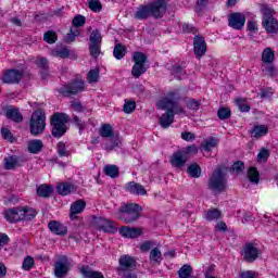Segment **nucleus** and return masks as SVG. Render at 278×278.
<instances>
[{"instance_id":"47","label":"nucleus","mask_w":278,"mask_h":278,"mask_svg":"<svg viewBox=\"0 0 278 278\" xmlns=\"http://www.w3.org/2000/svg\"><path fill=\"white\" fill-rule=\"evenodd\" d=\"M207 220H218L220 218V211L213 208L205 214Z\"/></svg>"},{"instance_id":"44","label":"nucleus","mask_w":278,"mask_h":278,"mask_svg":"<svg viewBox=\"0 0 278 278\" xmlns=\"http://www.w3.org/2000/svg\"><path fill=\"white\" fill-rule=\"evenodd\" d=\"M43 40H45V42H48V45H53L58 40V35L53 30H48L43 35Z\"/></svg>"},{"instance_id":"14","label":"nucleus","mask_w":278,"mask_h":278,"mask_svg":"<svg viewBox=\"0 0 278 278\" xmlns=\"http://www.w3.org/2000/svg\"><path fill=\"white\" fill-rule=\"evenodd\" d=\"M247 23V16L240 12L232 13L228 16V25L232 29L240 30Z\"/></svg>"},{"instance_id":"38","label":"nucleus","mask_w":278,"mask_h":278,"mask_svg":"<svg viewBox=\"0 0 278 278\" xmlns=\"http://www.w3.org/2000/svg\"><path fill=\"white\" fill-rule=\"evenodd\" d=\"M125 53H127L125 46H123L121 43L115 46L113 55H114V58H116V60H123V58H125Z\"/></svg>"},{"instance_id":"12","label":"nucleus","mask_w":278,"mask_h":278,"mask_svg":"<svg viewBox=\"0 0 278 278\" xmlns=\"http://www.w3.org/2000/svg\"><path fill=\"white\" fill-rule=\"evenodd\" d=\"M90 45V53L93 58H98L99 53H101V40H103V37L101 36V33L96 29L92 30L89 36Z\"/></svg>"},{"instance_id":"4","label":"nucleus","mask_w":278,"mask_h":278,"mask_svg":"<svg viewBox=\"0 0 278 278\" xmlns=\"http://www.w3.org/2000/svg\"><path fill=\"white\" fill-rule=\"evenodd\" d=\"M140 212H142V207L138 204H124L119 208L117 218H119V220H122L123 223H134L137 218H140Z\"/></svg>"},{"instance_id":"17","label":"nucleus","mask_w":278,"mask_h":278,"mask_svg":"<svg viewBox=\"0 0 278 278\" xmlns=\"http://www.w3.org/2000/svg\"><path fill=\"white\" fill-rule=\"evenodd\" d=\"M193 47L197 58H203V55H205L207 45L205 43V39H203V37L197 36L193 40Z\"/></svg>"},{"instance_id":"64","label":"nucleus","mask_w":278,"mask_h":278,"mask_svg":"<svg viewBox=\"0 0 278 278\" xmlns=\"http://www.w3.org/2000/svg\"><path fill=\"white\" fill-rule=\"evenodd\" d=\"M239 278H255V271H252V270L242 271Z\"/></svg>"},{"instance_id":"28","label":"nucleus","mask_w":278,"mask_h":278,"mask_svg":"<svg viewBox=\"0 0 278 278\" xmlns=\"http://www.w3.org/2000/svg\"><path fill=\"white\" fill-rule=\"evenodd\" d=\"M80 273L86 278H104L103 274H101V271H94V270L90 269V267H88V266L81 267Z\"/></svg>"},{"instance_id":"34","label":"nucleus","mask_w":278,"mask_h":278,"mask_svg":"<svg viewBox=\"0 0 278 278\" xmlns=\"http://www.w3.org/2000/svg\"><path fill=\"white\" fill-rule=\"evenodd\" d=\"M262 71L265 73V75H268L269 77H274V75H277V68H275V65L273 63H262Z\"/></svg>"},{"instance_id":"7","label":"nucleus","mask_w":278,"mask_h":278,"mask_svg":"<svg viewBox=\"0 0 278 278\" xmlns=\"http://www.w3.org/2000/svg\"><path fill=\"white\" fill-rule=\"evenodd\" d=\"M261 13L263 14V27L267 34H277L278 22L273 17V10L266 4L261 5Z\"/></svg>"},{"instance_id":"46","label":"nucleus","mask_w":278,"mask_h":278,"mask_svg":"<svg viewBox=\"0 0 278 278\" xmlns=\"http://www.w3.org/2000/svg\"><path fill=\"white\" fill-rule=\"evenodd\" d=\"M86 25V17L83 15H77L73 18V27L72 29H77V27H84Z\"/></svg>"},{"instance_id":"31","label":"nucleus","mask_w":278,"mask_h":278,"mask_svg":"<svg viewBox=\"0 0 278 278\" xmlns=\"http://www.w3.org/2000/svg\"><path fill=\"white\" fill-rule=\"evenodd\" d=\"M18 166V157L16 156H7L4 157V168L7 170H14Z\"/></svg>"},{"instance_id":"21","label":"nucleus","mask_w":278,"mask_h":278,"mask_svg":"<svg viewBox=\"0 0 278 278\" xmlns=\"http://www.w3.org/2000/svg\"><path fill=\"white\" fill-rule=\"evenodd\" d=\"M48 227H49L50 231H52V233H55L56 236H66V233L68 231L66 226H64L60 222H55V220L50 222Z\"/></svg>"},{"instance_id":"24","label":"nucleus","mask_w":278,"mask_h":278,"mask_svg":"<svg viewBox=\"0 0 278 278\" xmlns=\"http://www.w3.org/2000/svg\"><path fill=\"white\" fill-rule=\"evenodd\" d=\"M162 250H160V243H156L150 251V262L152 264H162Z\"/></svg>"},{"instance_id":"10","label":"nucleus","mask_w":278,"mask_h":278,"mask_svg":"<svg viewBox=\"0 0 278 278\" xmlns=\"http://www.w3.org/2000/svg\"><path fill=\"white\" fill-rule=\"evenodd\" d=\"M86 90V85L83 79H77L68 85H65L59 89L60 94L68 97V94H77Z\"/></svg>"},{"instance_id":"58","label":"nucleus","mask_w":278,"mask_h":278,"mask_svg":"<svg viewBox=\"0 0 278 278\" xmlns=\"http://www.w3.org/2000/svg\"><path fill=\"white\" fill-rule=\"evenodd\" d=\"M243 169H244V163L240 161L236 162L231 167V172L236 173L237 175H239V173H242Z\"/></svg>"},{"instance_id":"59","label":"nucleus","mask_w":278,"mask_h":278,"mask_svg":"<svg viewBox=\"0 0 278 278\" xmlns=\"http://www.w3.org/2000/svg\"><path fill=\"white\" fill-rule=\"evenodd\" d=\"M2 137L4 140H9V142H14V136H12V132L8 128L1 129Z\"/></svg>"},{"instance_id":"60","label":"nucleus","mask_w":278,"mask_h":278,"mask_svg":"<svg viewBox=\"0 0 278 278\" xmlns=\"http://www.w3.org/2000/svg\"><path fill=\"white\" fill-rule=\"evenodd\" d=\"M134 110H136V102L129 101L124 104V112L126 114H131V112H134Z\"/></svg>"},{"instance_id":"29","label":"nucleus","mask_w":278,"mask_h":278,"mask_svg":"<svg viewBox=\"0 0 278 278\" xmlns=\"http://www.w3.org/2000/svg\"><path fill=\"white\" fill-rule=\"evenodd\" d=\"M84 210H86V202L84 200H78L71 205L72 216L75 214H81Z\"/></svg>"},{"instance_id":"43","label":"nucleus","mask_w":278,"mask_h":278,"mask_svg":"<svg viewBox=\"0 0 278 278\" xmlns=\"http://www.w3.org/2000/svg\"><path fill=\"white\" fill-rule=\"evenodd\" d=\"M104 173H105V175H108L109 177H112V179H114L118 176V168L116 167V165H106L104 167Z\"/></svg>"},{"instance_id":"11","label":"nucleus","mask_w":278,"mask_h":278,"mask_svg":"<svg viewBox=\"0 0 278 278\" xmlns=\"http://www.w3.org/2000/svg\"><path fill=\"white\" fill-rule=\"evenodd\" d=\"M135 65L132 66V75L135 77H140V75H144L147 73V67L144 66L147 62V55L142 52H136L132 56Z\"/></svg>"},{"instance_id":"56","label":"nucleus","mask_w":278,"mask_h":278,"mask_svg":"<svg viewBox=\"0 0 278 278\" xmlns=\"http://www.w3.org/2000/svg\"><path fill=\"white\" fill-rule=\"evenodd\" d=\"M172 74L177 77V79H184V75H186V71L179 66H174L172 70Z\"/></svg>"},{"instance_id":"51","label":"nucleus","mask_w":278,"mask_h":278,"mask_svg":"<svg viewBox=\"0 0 278 278\" xmlns=\"http://www.w3.org/2000/svg\"><path fill=\"white\" fill-rule=\"evenodd\" d=\"M218 118L225 121L231 116V111L228 108H222L217 112Z\"/></svg>"},{"instance_id":"48","label":"nucleus","mask_w":278,"mask_h":278,"mask_svg":"<svg viewBox=\"0 0 278 278\" xmlns=\"http://www.w3.org/2000/svg\"><path fill=\"white\" fill-rule=\"evenodd\" d=\"M247 28L250 34H257V31H260V26L255 20L248 21Z\"/></svg>"},{"instance_id":"16","label":"nucleus","mask_w":278,"mask_h":278,"mask_svg":"<svg viewBox=\"0 0 278 278\" xmlns=\"http://www.w3.org/2000/svg\"><path fill=\"white\" fill-rule=\"evenodd\" d=\"M118 231L122 238L134 239V238H140V236H142V229L140 228H131L128 226H124V227H121Z\"/></svg>"},{"instance_id":"23","label":"nucleus","mask_w":278,"mask_h":278,"mask_svg":"<svg viewBox=\"0 0 278 278\" xmlns=\"http://www.w3.org/2000/svg\"><path fill=\"white\" fill-rule=\"evenodd\" d=\"M126 189L131 194H140L141 197H144V194H147V189H144V187H142V185L138 182H129L126 186Z\"/></svg>"},{"instance_id":"15","label":"nucleus","mask_w":278,"mask_h":278,"mask_svg":"<svg viewBox=\"0 0 278 278\" xmlns=\"http://www.w3.org/2000/svg\"><path fill=\"white\" fill-rule=\"evenodd\" d=\"M23 79V71L21 70H8L2 76L4 84H18Z\"/></svg>"},{"instance_id":"3","label":"nucleus","mask_w":278,"mask_h":278,"mask_svg":"<svg viewBox=\"0 0 278 278\" xmlns=\"http://www.w3.org/2000/svg\"><path fill=\"white\" fill-rule=\"evenodd\" d=\"M208 188L213 192H223L227 188V169L225 167H218L214 170L208 180Z\"/></svg>"},{"instance_id":"35","label":"nucleus","mask_w":278,"mask_h":278,"mask_svg":"<svg viewBox=\"0 0 278 278\" xmlns=\"http://www.w3.org/2000/svg\"><path fill=\"white\" fill-rule=\"evenodd\" d=\"M202 147H203L204 151H212L213 149H216L218 147V139H216V138L206 139L202 143Z\"/></svg>"},{"instance_id":"54","label":"nucleus","mask_w":278,"mask_h":278,"mask_svg":"<svg viewBox=\"0 0 278 278\" xmlns=\"http://www.w3.org/2000/svg\"><path fill=\"white\" fill-rule=\"evenodd\" d=\"M77 36H79V28H71V31L66 35L65 40L66 42H73Z\"/></svg>"},{"instance_id":"45","label":"nucleus","mask_w":278,"mask_h":278,"mask_svg":"<svg viewBox=\"0 0 278 278\" xmlns=\"http://www.w3.org/2000/svg\"><path fill=\"white\" fill-rule=\"evenodd\" d=\"M178 275L180 278H190V275H192V267L190 265H184L178 270Z\"/></svg>"},{"instance_id":"63","label":"nucleus","mask_w":278,"mask_h":278,"mask_svg":"<svg viewBox=\"0 0 278 278\" xmlns=\"http://www.w3.org/2000/svg\"><path fill=\"white\" fill-rule=\"evenodd\" d=\"M181 138L187 142H192V140H194V134L186 131L181 134Z\"/></svg>"},{"instance_id":"53","label":"nucleus","mask_w":278,"mask_h":278,"mask_svg":"<svg viewBox=\"0 0 278 278\" xmlns=\"http://www.w3.org/2000/svg\"><path fill=\"white\" fill-rule=\"evenodd\" d=\"M56 149L61 157H66L70 155L68 150L66 149V144L64 142H59Z\"/></svg>"},{"instance_id":"52","label":"nucleus","mask_w":278,"mask_h":278,"mask_svg":"<svg viewBox=\"0 0 278 278\" xmlns=\"http://www.w3.org/2000/svg\"><path fill=\"white\" fill-rule=\"evenodd\" d=\"M23 270H31L34 268V258L31 256H27L24 258L22 264Z\"/></svg>"},{"instance_id":"20","label":"nucleus","mask_w":278,"mask_h":278,"mask_svg":"<svg viewBox=\"0 0 278 278\" xmlns=\"http://www.w3.org/2000/svg\"><path fill=\"white\" fill-rule=\"evenodd\" d=\"M96 225L98 229L104 231L105 233H112V231H114V223H112L110 219L102 217L96 218Z\"/></svg>"},{"instance_id":"62","label":"nucleus","mask_w":278,"mask_h":278,"mask_svg":"<svg viewBox=\"0 0 278 278\" xmlns=\"http://www.w3.org/2000/svg\"><path fill=\"white\" fill-rule=\"evenodd\" d=\"M273 97V89L266 88L261 90V98L262 99H270Z\"/></svg>"},{"instance_id":"37","label":"nucleus","mask_w":278,"mask_h":278,"mask_svg":"<svg viewBox=\"0 0 278 278\" xmlns=\"http://www.w3.org/2000/svg\"><path fill=\"white\" fill-rule=\"evenodd\" d=\"M248 178L252 184H260V172H257V168L250 167L248 170Z\"/></svg>"},{"instance_id":"42","label":"nucleus","mask_w":278,"mask_h":278,"mask_svg":"<svg viewBox=\"0 0 278 278\" xmlns=\"http://www.w3.org/2000/svg\"><path fill=\"white\" fill-rule=\"evenodd\" d=\"M87 81L89 84H97V81H99V68H93L88 72Z\"/></svg>"},{"instance_id":"9","label":"nucleus","mask_w":278,"mask_h":278,"mask_svg":"<svg viewBox=\"0 0 278 278\" xmlns=\"http://www.w3.org/2000/svg\"><path fill=\"white\" fill-rule=\"evenodd\" d=\"M73 266V261L66 256H60L54 265V275L56 278H63L68 275V270Z\"/></svg>"},{"instance_id":"19","label":"nucleus","mask_w":278,"mask_h":278,"mask_svg":"<svg viewBox=\"0 0 278 278\" xmlns=\"http://www.w3.org/2000/svg\"><path fill=\"white\" fill-rule=\"evenodd\" d=\"M188 161V156H186V150L178 151L173 154L172 156V165L175 168H181V166L186 165Z\"/></svg>"},{"instance_id":"36","label":"nucleus","mask_w":278,"mask_h":278,"mask_svg":"<svg viewBox=\"0 0 278 278\" xmlns=\"http://www.w3.org/2000/svg\"><path fill=\"white\" fill-rule=\"evenodd\" d=\"M187 173L188 175L197 179L201 177V167L197 163H193L187 168Z\"/></svg>"},{"instance_id":"13","label":"nucleus","mask_w":278,"mask_h":278,"mask_svg":"<svg viewBox=\"0 0 278 278\" xmlns=\"http://www.w3.org/2000/svg\"><path fill=\"white\" fill-rule=\"evenodd\" d=\"M245 262H255L260 257V248L255 243H247L242 251Z\"/></svg>"},{"instance_id":"61","label":"nucleus","mask_w":278,"mask_h":278,"mask_svg":"<svg viewBox=\"0 0 278 278\" xmlns=\"http://www.w3.org/2000/svg\"><path fill=\"white\" fill-rule=\"evenodd\" d=\"M34 62L39 68H47L48 66L47 59L45 58H37Z\"/></svg>"},{"instance_id":"30","label":"nucleus","mask_w":278,"mask_h":278,"mask_svg":"<svg viewBox=\"0 0 278 278\" xmlns=\"http://www.w3.org/2000/svg\"><path fill=\"white\" fill-rule=\"evenodd\" d=\"M119 266L124 269L134 268V266H136V261L134 260V257L129 255H124V256H121L119 258Z\"/></svg>"},{"instance_id":"33","label":"nucleus","mask_w":278,"mask_h":278,"mask_svg":"<svg viewBox=\"0 0 278 278\" xmlns=\"http://www.w3.org/2000/svg\"><path fill=\"white\" fill-rule=\"evenodd\" d=\"M7 116L15 123H21V121H23V115H21V113L14 108L7 110Z\"/></svg>"},{"instance_id":"39","label":"nucleus","mask_w":278,"mask_h":278,"mask_svg":"<svg viewBox=\"0 0 278 278\" xmlns=\"http://www.w3.org/2000/svg\"><path fill=\"white\" fill-rule=\"evenodd\" d=\"M68 49L67 48H64V47H61V48H56L54 50L51 51V55H53V58H68Z\"/></svg>"},{"instance_id":"2","label":"nucleus","mask_w":278,"mask_h":278,"mask_svg":"<svg viewBox=\"0 0 278 278\" xmlns=\"http://www.w3.org/2000/svg\"><path fill=\"white\" fill-rule=\"evenodd\" d=\"M166 12V1L156 0L152 4L140 7L136 13L135 18L142 21L149 18V16H154V18H162Z\"/></svg>"},{"instance_id":"6","label":"nucleus","mask_w":278,"mask_h":278,"mask_svg":"<svg viewBox=\"0 0 278 278\" xmlns=\"http://www.w3.org/2000/svg\"><path fill=\"white\" fill-rule=\"evenodd\" d=\"M66 123H68V116L64 113H56L51 117L52 136L54 138H62L66 134Z\"/></svg>"},{"instance_id":"1","label":"nucleus","mask_w":278,"mask_h":278,"mask_svg":"<svg viewBox=\"0 0 278 278\" xmlns=\"http://www.w3.org/2000/svg\"><path fill=\"white\" fill-rule=\"evenodd\" d=\"M157 110H166V113L160 117V124L165 129L173 125L175 114L178 116H187L186 109L177 103V94L175 92L167 93L164 98L157 101Z\"/></svg>"},{"instance_id":"27","label":"nucleus","mask_w":278,"mask_h":278,"mask_svg":"<svg viewBox=\"0 0 278 278\" xmlns=\"http://www.w3.org/2000/svg\"><path fill=\"white\" fill-rule=\"evenodd\" d=\"M28 151L34 154L40 153V151H42V141L40 139L28 141Z\"/></svg>"},{"instance_id":"55","label":"nucleus","mask_w":278,"mask_h":278,"mask_svg":"<svg viewBox=\"0 0 278 278\" xmlns=\"http://www.w3.org/2000/svg\"><path fill=\"white\" fill-rule=\"evenodd\" d=\"M200 105H201V103L194 99H190L186 103V106L193 112H197V110H199Z\"/></svg>"},{"instance_id":"57","label":"nucleus","mask_w":278,"mask_h":278,"mask_svg":"<svg viewBox=\"0 0 278 278\" xmlns=\"http://www.w3.org/2000/svg\"><path fill=\"white\" fill-rule=\"evenodd\" d=\"M89 8L92 12H101V2L99 0H90Z\"/></svg>"},{"instance_id":"22","label":"nucleus","mask_w":278,"mask_h":278,"mask_svg":"<svg viewBox=\"0 0 278 278\" xmlns=\"http://www.w3.org/2000/svg\"><path fill=\"white\" fill-rule=\"evenodd\" d=\"M268 134V126L267 125H255L250 135L252 138L260 140V138H264Z\"/></svg>"},{"instance_id":"18","label":"nucleus","mask_w":278,"mask_h":278,"mask_svg":"<svg viewBox=\"0 0 278 278\" xmlns=\"http://www.w3.org/2000/svg\"><path fill=\"white\" fill-rule=\"evenodd\" d=\"M4 218L9 223H18L23 220V212L21 207L11 208L4 212Z\"/></svg>"},{"instance_id":"26","label":"nucleus","mask_w":278,"mask_h":278,"mask_svg":"<svg viewBox=\"0 0 278 278\" xmlns=\"http://www.w3.org/2000/svg\"><path fill=\"white\" fill-rule=\"evenodd\" d=\"M273 62H275V51L273 48H265L262 53V63L273 64Z\"/></svg>"},{"instance_id":"25","label":"nucleus","mask_w":278,"mask_h":278,"mask_svg":"<svg viewBox=\"0 0 278 278\" xmlns=\"http://www.w3.org/2000/svg\"><path fill=\"white\" fill-rule=\"evenodd\" d=\"M76 188L72 184L68 182H61L56 187V192L61 194L62 197H66L71 194L72 192H75Z\"/></svg>"},{"instance_id":"32","label":"nucleus","mask_w":278,"mask_h":278,"mask_svg":"<svg viewBox=\"0 0 278 278\" xmlns=\"http://www.w3.org/2000/svg\"><path fill=\"white\" fill-rule=\"evenodd\" d=\"M22 210V220H33L36 218V210L31 207H21Z\"/></svg>"},{"instance_id":"8","label":"nucleus","mask_w":278,"mask_h":278,"mask_svg":"<svg viewBox=\"0 0 278 278\" xmlns=\"http://www.w3.org/2000/svg\"><path fill=\"white\" fill-rule=\"evenodd\" d=\"M99 134L102 138H111V144L106 146V149L112 151V149H116V147H121V137L118 135H114V128L110 124H103Z\"/></svg>"},{"instance_id":"5","label":"nucleus","mask_w":278,"mask_h":278,"mask_svg":"<svg viewBox=\"0 0 278 278\" xmlns=\"http://www.w3.org/2000/svg\"><path fill=\"white\" fill-rule=\"evenodd\" d=\"M47 128V116L42 110H37L30 117V134L40 136Z\"/></svg>"},{"instance_id":"40","label":"nucleus","mask_w":278,"mask_h":278,"mask_svg":"<svg viewBox=\"0 0 278 278\" xmlns=\"http://www.w3.org/2000/svg\"><path fill=\"white\" fill-rule=\"evenodd\" d=\"M52 192L53 190L51 189V187L47 185H41L37 188L38 197L47 198V197H50Z\"/></svg>"},{"instance_id":"49","label":"nucleus","mask_w":278,"mask_h":278,"mask_svg":"<svg viewBox=\"0 0 278 278\" xmlns=\"http://www.w3.org/2000/svg\"><path fill=\"white\" fill-rule=\"evenodd\" d=\"M157 244L156 241H146L140 244V250L143 253H147V251H153L154 247Z\"/></svg>"},{"instance_id":"50","label":"nucleus","mask_w":278,"mask_h":278,"mask_svg":"<svg viewBox=\"0 0 278 278\" xmlns=\"http://www.w3.org/2000/svg\"><path fill=\"white\" fill-rule=\"evenodd\" d=\"M269 155H270V153L268 152V150L263 148L258 152L256 160H257V162H260V164H262L268 160Z\"/></svg>"},{"instance_id":"41","label":"nucleus","mask_w":278,"mask_h":278,"mask_svg":"<svg viewBox=\"0 0 278 278\" xmlns=\"http://www.w3.org/2000/svg\"><path fill=\"white\" fill-rule=\"evenodd\" d=\"M236 105L239 108L240 112H250L251 106L249 103H247V100L243 98H237L236 100Z\"/></svg>"}]
</instances>
